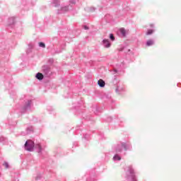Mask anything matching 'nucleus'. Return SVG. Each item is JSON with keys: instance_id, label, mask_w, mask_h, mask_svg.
Wrapping results in <instances>:
<instances>
[{"instance_id": "nucleus-1", "label": "nucleus", "mask_w": 181, "mask_h": 181, "mask_svg": "<svg viewBox=\"0 0 181 181\" xmlns=\"http://www.w3.org/2000/svg\"><path fill=\"white\" fill-rule=\"evenodd\" d=\"M25 151H28V152L33 151V149H35V142L32 140H28L25 145Z\"/></svg>"}, {"instance_id": "nucleus-2", "label": "nucleus", "mask_w": 181, "mask_h": 181, "mask_svg": "<svg viewBox=\"0 0 181 181\" xmlns=\"http://www.w3.org/2000/svg\"><path fill=\"white\" fill-rule=\"evenodd\" d=\"M98 84L100 87H105V82L103 79H100L98 81Z\"/></svg>"}, {"instance_id": "nucleus-3", "label": "nucleus", "mask_w": 181, "mask_h": 181, "mask_svg": "<svg viewBox=\"0 0 181 181\" xmlns=\"http://www.w3.org/2000/svg\"><path fill=\"white\" fill-rule=\"evenodd\" d=\"M103 43L105 47H110V46H111V44L108 40H103Z\"/></svg>"}, {"instance_id": "nucleus-4", "label": "nucleus", "mask_w": 181, "mask_h": 181, "mask_svg": "<svg viewBox=\"0 0 181 181\" xmlns=\"http://www.w3.org/2000/svg\"><path fill=\"white\" fill-rule=\"evenodd\" d=\"M36 78H37V80H43V74L42 73H37L36 74Z\"/></svg>"}, {"instance_id": "nucleus-5", "label": "nucleus", "mask_w": 181, "mask_h": 181, "mask_svg": "<svg viewBox=\"0 0 181 181\" xmlns=\"http://www.w3.org/2000/svg\"><path fill=\"white\" fill-rule=\"evenodd\" d=\"M119 32H120V33H122V35L123 36H125V35L127 33V31L125 30V28H120Z\"/></svg>"}, {"instance_id": "nucleus-6", "label": "nucleus", "mask_w": 181, "mask_h": 181, "mask_svg": "<svg viewBox=\"0 0 181 181\" xmlns=\"http://www.w3.org/2000/svg\"><path fill=\"white\" fill-rule=\"evenodd\" d=\"M147 46H152L153 45V40H148L146 42Z\"/></svg>"}, {"instance_id": "nucleus-7", "label": "nucleus", "mask_w": 181, "mask_h": 181, "mask_svg": "<svg viewBox=\"0 0 181 181\" xmlns=\"http://www.w3.org/2000/svg\"><path fill=\"white\" fill-rule=\"evenodd\" d=\"M35 148H38V152H42V146L40 144H36Z\"/></svg>"}, {"instance_id": "nucleus-8", "label": "nucleus", "mask_w": 181, "mask_h": 181, "mask_svg": "<svg viewBox=\"0 0 181 181\" xmlns=\"http://www.w3.org/2000/svg\"><path fill=\"white\" fill-rule=\"evenodd\" d=\"M39 46H40V47H42L43 49H45V47H46V45H45L44 42H39Z\"/></svg>"}, {"instance_id": "nucleus-9", "label": "nucleus", "mask_w": 181, "mask_h": 181, "mask_svg": "<svg viewBox=\"0 0 181 181\" xmlns=\"http://www.w3.org/2000/svg\"><path fill=\"white\" fill-rule=\"evenodd\" d=\"M113 158L115 160H121V157L118 156H115Z\"/></svg>"}, {"instance_id": "nucleus-10", "label": "nucleus", "mask_w": 181, "mask_h": 181, "mask_svg": "<svg viewBox=\"0 0 181 181\" xmlns=\"http://www.w3.org/2000/svg\"><path fill=\"white\" fill-rule=\"evenodd\" d=\"M153 33V30H148L146 33V35H152Z\"/></svg>"}, {"instance_id": "nucleus-11", "label": "nucleus", "mask_w": 181, "mask_h": 181, "mask_svg": "<svg viewBox=\"0 0 181 181\" xmlns=\"http://www.w3.org/2000/svg\"><path fill=\"white\" fill-rule=\"evenodd\" d=\"M110 37L111 40H112V41L115 40V37H114V35L110 34Z\"/></svg>"}, {"instance_id": "nucleus-12", "label": "nucleus", "mask_w": 181, "mask_h": 181, "mask_svg": "<svg viewBox=\"0 0 181 181\" xmlns=\"http://www.w3.org/2000/svg\"><path fill=\"white\" fill-rule=\"evenodd\" d=\"M62 11H64L65 12H67V11H69V6L63 7Z\"/></svg>"}, {"instance_id": "nucleus-13", "label": "nucleus", "mask_w": 181, "mask_h": 181, "mask_svg": "<svg viewBox=\"0 0 181 181\" xmlns=\"http://www.w3.org/2000/svg\"><path fill=\"white\" fill-rule=\"evenodd\" d=\"M3 165H4V166H5V168H6V169H8L9 168L8 163H4Z\"/></svg>"}]
</instances>
